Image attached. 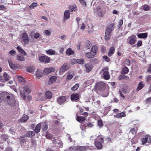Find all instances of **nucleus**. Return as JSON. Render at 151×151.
I'll return each mask as SVG.
<instances>
[{
    "label": "nucleus",
    "mask_w": 151,
    "mask_h": 151,
    "mask_svg": "<svg viewBox=\"0 0 151 151\" xmlns=\"http://www.w3.org/2000/svg\"><path fill=\"white\" fill-rule=\"evenodd\" d=\"M4 99L6 101L8 104L12 106H14L15 105L16 101L14 96L12 94H8L5 92Z\"/></svg>",
    "instance_id": "1"
},
{
    "label": "nucleus",
    "mask_w": 151,
    "mask_h": 151,
    "mask_svg": "<svg viewBox=\"0 0 151 151\" xmlns=\"http://www.w3.org/2000/svg\"><path fill=\"white\" fill-rule=\"evenodd\" d=\"M114 24L113 23L110 24L107 27L104 36V38L107 41L109 40L111 36V33L114 29Z\"/></svg>",
    "instance_id": "2"
},
{
    "label": "nucleus",
    "mask_w": 151,
    "mask_h": 151,
    "mask_svg": "<svg viewBox=\"0 0 151 151\" xmlns=\"http://www.w3.org/2000/svg\"><path fill=\"white\" fill-rule=\"evenodd\" d=\"M141 142L143 145H147L151 144V137L146 134L142 139Z\"/></svg>",
    "instance_id": "3"
},
{
    "label": "nucleus",
    "mask_w": 151,
    "mask_h": 151,
    "mask_svg": "<svg viewBox=\"0 0 151 151\" xmlns=\"http://www.w3.org/2000/svg\"><path fill=\"white\" fill-rule=\"evenodd\" d=\"M105 83L102 82L97 83L95 86V88L97 91H102L105 88Z\"/></svg>",
    "instance_id": "4"
},
{
    "label": "nucleus",
    "mask_w": 151,
    "mask_h": 151,
    "mask_svg": "<svg viewBox=\"0 0 151 151\" xmlns=\"http://www.w3.org/2000/svg\"><path fill=\"white\" fill-rule=\"evenodd\" d=\"M53 143L55 145V146L58 147H61L63 146V143L61 141L58 139H56L55 137L53 138L52 139Z\"/></svg>",
    "instance_id": "5"
},
{
    "label": "nucleus",
    "mask_w": 151,
    "mask_h": 151,
    "mask_svg": "<svg viewBox=\"0 0 151 151\" xmlns=\"http://www.w3.org/2000/svg\"><path fill=\"white\" fill-rule=\"evenodd\" d=\"M108 67H106L102 70L104 71L103 73L104 78L105 80H108L110 79V77L109 72L106 71L108 70Z\"/></svg>",
    "instance_id": "6"
},
{
    "label": "nucleus",
    "mask_w": 151,
    "mask_h": 151,
    "mask_svg": "<svg viewBox=\"0 0 151 151\" xmlns=\"http://www.w3.org/2000/svg\"><path fill=\"white\" fill-rule=\"evenodd\" d=\"M39 60L41 62L48 63L50 62V58L46 55L41 56L39 58Z\"/></svg>",
    "instance_id": "7"
},
{
    "label": "nucleus",
    "mask_w": 151,
    "mask_h": 151,
    "mask_svg": "<svg viewBox=\"0 0 151 151\" xmlns=\"http://www.w3.org/2000/svg\"><path fill=\"white\" fill-rule=\"evenodd\" d=\"M69 66L67 63H65L60 68L59 72L60 73L65 72L69 68Z\"/></svg>",
    "instance_id": "8"
},
{
    "label": "nucleus",
    "mask_w": 151,
    "mask_h": 151,
    "mask_svg": "<svg viewBox=\"0 0 151 151\" xmlns=\"http://www.w3.org/2000/svg\"><path fill=\"white\" fill-rule=\"evenodd\" d=\"M22 38L24 43L25 44H28L29 42V37L27 34L24 32L22 34Z\"/></svg>",
    "instance_id": "9"
},
{
    "label": "nucleus",
    "mask_w": 151,
    "mask_h": 151,
    "mask_svg": "<svg viewBox=\"0 0 151 151\" xmlns=\"http://www.w3.org/2000/svg\"><path fill=\"white\" fill-rule=\"evenodd\" d=\"M3 76L4 79L1 76H0V81L3 82H4L6 81H7L9 80V76L6 73L4 72V73Z\"/></svg>",
    "instance_id": "10"
},
{
    "label": "nucleus",
    "mask_w": 151,
    "mask_h": 151,
    "mask_svg": "<svg viewBox=\"0 0 151 151\" xmlns=\"http://www.w3.org/2000/svg\"><path fill=\"white\" fill-rule=\"evenodd\" d=\"M97 13L100 17H102L104 16L102 12V8L101 6H99L96 8Z\"/></svg>",
    "instance_id": "11"
},
{
    "label": "nucleus",
    "mask_w": 151,
    "mask_h": 151,
    "mask_svg": "<svg viewBox=\"0 0 151 151\" xmlns=\"http://www.w3.org/2000/svg\"><path fill=\"white\" fill-rule=\"evenodd\" d=\"M54 68L52 67L45 68L44 70L43 73L45 74H47L54 71Z\"/></svg>",
    "instance_id": "12"
},
{
    "label": "nucleus",
    "mask_w": 151,
    "mask_h": 151,
    "mask_svg": "<svg viewBox=\"0 0 151 151\" xmlns=\"http://www.w3.org/2000/svg\"><path fill=\"white\" fill-rule=\"evenodd\" d=\"M66 100V97L65 96H62L58 98L57 99L58 103L60 104H63Z\"/></svg>",
    "instance_id": "13"
},
{
    "label": "nucleus",
    "mask_w": 151,
    "mask_h": 151,
    "mask_svg": "<svg viewBox=\"0 0 151 151\" xmlns=\"http://www.w3.org/2000/svg\"><path fill=\"white\" fill-rule=\"evenodd\" d=\"M70 14L69 10H67L65 11L64 14V20L65 21L70 17Z\"/></svg>",
    "instance_id": "14"
},
{
    "label": "nucleus",
    "mask_w": 151,
    "mask_h": 151,
    "mask_svg": "<svg viewBox=\"0 0 151 151\" xmlns=\"http://www.w3.org/2000/svg\"><path fill=\"white\" fill-rule=\"evenodd\" d=\"M88 148L86 146H76V151H85Z\"/></svg>",
    "instance_id": "15"
},
{
    "label": "nucleus",
    "mask_w": 151,
    "mask_h": 151,
    "mask_svg": "<svg viewBox=\"0 0 151 151\" xmlns=\"http://www.w3.org/2000/svg\"><path fill=\"white\" fill-rule=\"evenodd\" d=\"M85 67L86 68V72L88 73L91 71L93 68V66L91 64L88 63L86 64Z\"/></svg>",
    "instance_id": "16"
},
{
    "label": "nucleus",
    "mask_w": 151,
    "mask_h": 151,
    "mask_svg": "<svg viewBox=\"0 0 151 151\" xmlns=\"http://www.w3.org/2000/svg\"><path fill=\"white\" fill-rule=\"evenodd\" d=\"M98 51V47L96 45L93 46L91 49V52L93 53V54L96 55Z\"/></svg>",
    "instance_id": "17"
},
{
    "label": "nucleus",
    "mask_w": 151,
    "mask_h": 151,
    "mask_svg": "<svg viewBox=\"0 0 151 151\" xmlns=\"http://www.w3.org/2000/svg\"><path fill=\"white\" fill-rule=\"evenodd\" d=\"M41 125V123H38L35 129H34V131L36 133H38L40 132Z\"/></svg>",
    "instance_id": "18"
},
{
    "label": "nucleus",
    "mask_w": 151,
    "mask_h": 151,
    "mask_svg": "<svg viewBox=\"0 0 151 151\" xmlns=\"http://www.w3.org/2000/svg\"><path fill=\"white\" fill-rule=\"evenodd\" d=\"M57 77L56 76H51L49 79L48 81V83L49 84L51 85L53 83L55 82Z\"/></svg>",
    "instance_id": "19"
},
{
    "label": "nucleus",
    "mask_w": 151,
    "mask_h": 151,
    "mask_svg": "<svg viewBox=\"0 0 151 151\" xmlns=\"http://www.w3.org/2000/svg\"><path fill=\"white\" fill-rule=\"evenodd\" d=\"M126 114H125V112L123 111L120 113H118L116 115L114 116V117L115 118H121L123 117L126 116Z\"/></svg>",
    "instance_id": "20"
},
{
    "label": "nucleus",
    "mask_w": 151,
    "mask_h": 151,
    "mask_svg": "<svg viewBox=\"0 0 151 151\" xmlns=\"http://www.w3.org/2000/svg\"><path fill=\"white\" fill-rule=\"evenodd\" d=\"M95 145L96 147L99 150L101 149L103 147V146L101 142L97 141L95 142Z\"/></svg>",
    "instance_id": "21"
},
{
    "label": "nucleus",
    "mask_w": 151,
    "mask_h": 151,
    "mask_svg": "<svg viewBox=\"0 0 151 151\" xmlns=\"http://www.w3.org/2000/svg\"><path fill=\"white\" fill-rule=\"evenodd\" d=\"M147 33H144L138 34L137 35V36L139 38L145 39L147 37Z\"/></svg>",
    "instance_id": "22"
},
{
    "label": "nucleus",
    "mask_w": 151,
    "mask_h": 151,
    "mask_svg": "<svg viewBox=\"0 0 151 151\" xmlns=\"http://www.w3.org/2000/svg\"><path fill=\"white\" fill-rule=\"evenodd\" d=\"M115 52V48L114 47H111L109 49V52L108 53V56L109 57L111 56Z\"/></svg>",
    "instance_id": "23"
},
{
    "label": "nucleus",
    "mask_w": 151,
    "mask_h": 151,
    "mask_svg": "<svg viewBox=\"0 0 151 151\" xmlns=\"http://www.w3.org/2000/svg\"><path fill=\"white\" fill-rule=\"evenodd\" d=\"M24 91L27 94L29 93L31 90L29 86H25L23 88Z\"/></svg>",
    "instance_id": "24"
},
{
    "label": "nucleus",
    "mask_w": 151,
    "mask_h": 151,
    "mask_svg": "<svg viewBox=\"0 0 151 151\" xmlns=\"http://www.w3.org/2000/svg\"><path fill=\"white\" fill-rule=\"evenodd\" d=\"M145 86V84L142 81L140 82L138 84V86L136 88V91H137L141 89Z\"/></svg>",
    "instance_id": "25"
},
{
    "label": "nucleus",
    "mask_w": 151,
    "mask_h": 151,
    "mask_svg": "<svg viewBox=\"0 0 151 151\" xmlns=\"http://www.w3.org/2000/svg\"><path fill=\"white\" fill-rule=\"evenodd\" d=\"M76 119L80 123H82V122L86 120V118L82 116H78L76 118Z\"/></svg>",
    "instance_id": "26"
},
{
    "label": "nucleus",
    "mask_w": 151,
    "mask_h": 151,
    "mask_svg": "<svg viewBox=\"0 0 151 151\" xmlns=\"http://www.w3.org/2000/svg\"><path fill=\"white\" fill-rule=\"evenodd\" d=\"M42 129L43 131L45 132L48 129V124L45 122H42Z\"/></svg>",
    "instance_id": "27"
},
{
    "label": "nucleus",
    "mask_w": 151,
    "mask_h": 151,
    "mask_svg": "<svg viewBox=\"0 0 151 151\" xmlns=\"http://www.w3.org/2000/svg\"><path fill=\"white\" fill-rule=\"evenodd\" d=\"M85 55L88 58H94L95 56V55L93 54V53L91 52H87L85 54Z\"/></svg>",
    "instance_id": "28"
},
{
    "label": "nucleus",
    "mask_w": 151,
    "mask_h": 151,
    "mask_svg": "<svg viewBox=\"0 0 151 151\" xmlns=\"http://www.w3.org/2000/svg\"><path fill=\"white\" fill-rule=\"evenodd\" d=\"M129 71V69L128 68L125 66L122 68V70L121 72V73L122 74H127Z\"/></svg>",
    "instance_id": "29"
},
{
    "label": "nucleus",
    "mask_w": 151,
    "mask_h": 151,
    "mask_svg": "<svg viewBox=\"0 0 151 151\" xmlns=\"http://www.w3.org/2000/svg\"><path fill=\"white\" fill-rule=\"evenodd\" d=\"M35 135V132L32 131H29L26 134L25 136L32 137V136H34Z\"/></svg>",
    "instance_id": "30"
},
{
    "label": "nucleus",
    "mask_w": 151,
    "mask_h": 151,
    "mask_svg": "<svg viewBox=\"0 0 151 151\" xmlns=\"http://www.w3.org/2000/svg\"><path fill=\"white\" fill-rule=\"evenodd\" d=\"M17 49L18 50L19 52L21 53L22 54H23L24 55H27L26 52L20 47L18 46L17 47Z\"/></svg>",
    "instance_id": "31"
},
{
    "label": "nucleus",
    "mask_w": 151,
    "mask_h": 151,
    "mask_svg": "<svg viewBox=\"0 0 151 151\" xmlns=\"http://www.w3.org/2000/svg\"><path fill=\"white\" fill-rule=\"evenodd\" d=\"M46 52L48 54L51 55H55V51L54 50L52 49L46 50Z\"/></svg>",
    "instance_id": "32"
},
{
    "label": "nucleus",
    "mask_w": 151,
    "mask_h": 151,
    "mask_svg": "<svg viewBox=\"0 0 151 151\" xmlns=\"http://www.w3.org/2000/svg\"><path fill=\"white\" fill-rule=\"evenodd\" d=\"M45 95L47 99H50L52 97V93L50 91H47L45 93Z\"/></svg>",
    "instance_id": "33"
},
{
    "label": "nucleus",
    "mask_w": 151,
    "mask_h": 151,
    "mask_svg": "<svg viewBox=\"0 0 151 151\" xmlns=\"http://www.w3.org/2000/svg\"><path fill=\"white\" fill-rule=\"evenodd\" d=\"M66 53L67 55L70 56L73 54L74 53V52L71 48H68L67 50Z\"/></svg>",
    "instance_id": "34"
},
{
    "label": "nucleus",
    "mask_w": 151,
    "mask_h": 151,
    "mask_svg": "<svg viewBox=\"0 0 151 151\" xmlns=\"http://www.w3.org/2000/svg\"><path fill=\"white\" fill-rule=\"evenodd\" d=\"M29 117L27 115H26L22 117L20 119V122H26L28 119Z\"/></svg>",
    "instance_id": "35"
},
{
    "label": "nucleus",
    "mask_w": 151,
    "mask_h": 151,
    "mask_svg": "<svg viewBox=\"0 0 151 151\" xmlns=\"http://www.w3.org/2000/svg\"><path fill=\"white\" fill-rule=\"evenodd\" d=\"M42 75L43 73L42 72L38 70H37L36 73V76L37 78L39 79L42 76Z\"/></svg>",
    "instance_id": "36"
},
{
    "label": "nucleus",
    "mask_w": 151,
    "mask_h": 151,
    "mask_svg": "<svg viewBox=\"0 0 151 151\" xmlns=\"http://www.w3.org/2000/svg\"><path fill=\"white\" fill-rule=\"evenodd\" d=\"M135 41L136 40L134 37L133 36H131L130 37L129 43L130 45H133L135 43Z\"/></svg>",
    "instance_id": "37"
},
{
    "label": "nucleus",
    "mask_w": 151,
    "mask_h": 151,
    "mask_svg": "<svg viewBox=\"0 0 151 151\" xmlns=\"http://www.w3.org/2000/svg\"><path fill=\"white\" fill-rule=\"evenodd\" d=\"M16 58L19 61H22L25 60L24 58L22 55H17Z\"/></svg>",
    "instance_id": "38"
},
{
    "label": "nucleus",
    "mask_w": 151,
    "mask_h": 151,
    "mask_svg": "<svg viewBox=\"0 0 151 151\" xmlns=\"http://www.w3.org/2000/svg\"><path fill=\"white\" fill-rule=\"evenodd\" d=\"M85 63V61L83 59H76V63L80 64H83Z\"/></svg>",
    "instance_id": "39"
},
{
    "label": "nucleus",
    "mask_w": 151,
    "mask_h": 151,
    "mask_svg": "<svg viewBox=\"0 0 151 151\" xmlns=\"http://www.w3.org/2000/svg\"><path fill=\"white\" fill-rule=\"evenodd\" d=\"M97 124L98 126L99 127V128H101L104 126L103 122L101 119H99L98 121Z\"/></svg>",
    "instance_id": "40"
},
{
    "label": "nucleus",
    "mask_w": 151,
    "mask_h": 151,
    "mask_svg": "<svg viewBox=\"0 0 151 151\" xmlns=\"http://www.w3.org/2000/svg\"><path fill=\"white\" fill-rule=\"evenodd\" d=\"M35 68L33 66H29L27 69V71L28 72H32L35 70Z\"/></svg>",
    "instance_id": "41"
},
{
    "label": "nucleus",
    "mask_w": 151,
    "mask_h": 151,
    "mask_svg": "<svg viewBox=\"0 0 151 151\" xmlns=\"http://www.w3.org/2000/svg\"><path fill=\"white\" fill-rule=\"evenodd\" d=\"M45 137L47 139H50L52 138V134L48 132V131H47L46 133Z\"/></svg>",
    "instance_id": "42"
},
{
    "label": "nucleus",
    "mask_w": 151,
    "mask_h": 151,
    "mask_svg": "<svg viewBox=\"0 0 151 151\" xmlns=\"http://www.w3.org/2000/svg\"><path fill=\"white\" fill-rule=\"evenodd\" d=\"M37 5V3L34 2L32 3L29 6V8H30V9H33Z\"/></svg>",
    "instance_id": "43"
},
{
    "label": "nucleus",
    "mask_w": 151,
    "mask_h": 151,
    "mask_svg": "<svg viewBox=\"0 0 151 151\" xmlns=\"http://www.w3.org/2000/svg\"><path fill=\"white\" fill-rule=\"evenodd\" d=\"M18 139L19 140L20 142H21L24 143L26 142V139L24 137L20 136Z\"/></svg>",
    "instance_id": "44"
},
{
    "label": "nucleus",
    "mask_w": 151,
    "mask_h": 151,
    "mask_svg": "<svg viewBox=\"0 0 151 151\" xmlns=\"http://www.w3.org/2000/svg\"><path fill=\"white\" fill-rule=\"evenodd\" d=\"M9 64L10 68L12 69H15L17 67L16 65L12 62H9Z\"/></svg>",
    "instance_id": "45"
},
{
    "label": "nucleus",
    "mask_w": 151,
    "mask_h": 151,
    "mask_svg": "<svg viewBox=\"0 0 151 151\" xmlns=\"http://www.w3.org/2000/svg\"><path fill=\"white\" fill-rule=\"evenodd\" d=\"M5 95V92H3L0 93V103L2 101L3 99H4V96Z\"/></svg>",
    "instance_id": "46"
},
{
    "label": "nucleus",
    "mask_w": 151,
    "mask_h": 151,
    "mask_svg": "<svg viewBox=\"0 0 151 151\" xmlns=\"http://www.w3.org/2000/svg\"><path fill=\"white\" fill-rule=\"evenodd\" d=\"M128 78V77L127 76H125L123 75H121L119 76L118 79L119 80H121L124 79H126Z\"/></svg>",
    "instance_id": "47"
},
{
    "label": "nucleus",
    "mask_w": 151,
    "mask_h": 151,
    "mask_svg": "<svg viewBox=\"0 0 151 151\" xmlns=\"http://www.w3.org/2000/svg\"><path fill=\"white\" fill-rule=\"evenodd\" d=\"M90 62L93 64H96L98 63V61L97 59L95 58L91 60Z\"/></svg>",
    "instance_id": "48"
},
{
    "label": "nucleus",
    "mask_w": 151,
    "mask_h": 151,
    "mask_svg": "<svg viewBox=\"0 0 151 151\" xmlns=\"http://www.w3.org/2000/svg\"><path fill=\"white\" fill-rule=\"evenodd\" d=\"M143 9L145 11H148L150 9V7L149 6L147 5L146 4H145L143 6Z\"/></svg>",
    "instance_id": "49"
},
{
    "label": "nucleus",
    "mask_w": 151,
    "mask_h": 151,
    "mask_svg": "<svg viewBox=\"0 0 151 151\" xmlns=\"http://www.w3.org/2000/svg\"><path fill=\"white\" fill-rule=\"evenodd\" d=\"M79 2L82 4V5L84 7L87 6V4L85 1L84 0H79Z\"/></svg>",
    "instance_id": "50"
},
{
    "label": "nucleus",
    "mask_w": 151,
    "mask_h": 151,
    "mask_svg": "<svg viewBox=\"0 0 151 151\" xmlns=\"http://www.w3.org/2000/svg\"><path fill=\"white\" fill-rule=\"evenodd\" d=\"M150 81H151V76L149 75L147 76V79L146 80V82L148 84H149V82Z\"/></svg>",
    "instance_id": "51"
},
{
    "label": "nucleus",
    "mask_w": 151,
    "mask_h": 151,
    "mask_svg": "<svg viewBox=\"0 0 151 151\" xmlns=\"http://www.w3.org/2000/svg\"><path fill=\"white\" fill-rule=\"evenodd\" d=\"M103 59L105 60L106 61L109 62L110 61V60L107 56L104 55L103 57Z\"/></svg>",
    "instance_id": "52"
},
{
    "label": "nucleus",
    "mask_w": 151,
    "mask_h": 151,
    "mask_svg": "<svg viewBox=\"0 0 151 151\" xmlns=\"http://www.w3.org/2000/svg\"><path fill=\"white\" fill-rule=\"evenodd\" d=\"M70 99L72 101H76V94H73L71 95Z\"/></svg>",
    "instance_id": "53"
},
{
    "label": "nucleus",
    "mask_w": 151,
    "mask_h": 151,
    "mask_svg": "<svg viewBox=\"0 0 151 151\" xmlns=\"http://www.w3.org/2000/svg\"><path fill=\"white\" fill-rule=\"evenodd\" d=\"M101 52L103 53H104L106 52V48L104 46H101Z\"/></svg>",
    "instance_id": "54"
},
{
    "label": "nucleus",
    "mask_w": 151,
    "mask_h": 151,
    "mask_svg": "<svg viewBox=\"0 0 151 151\" xmlns=\"http://www.w3.org/2000/svg\"><path fill=\"white\" fill-rule=\"evenodd\" d=\"M69 9L71 12L74 11L76 10L75 7L72 6H69Z\"/></svg>",
    "instance_id": "55"
},
{
    "label": "nucleus",
    "mask_w": 151,
    "mask_h": 151,
    "mask_svg": "<svg viewBox=\"0 0 151 151\" xmlns=\"http://www.w3.org/2000/svg\"><path fill=\"white\" fill-rule=\"evenodd\" d=\"M142 40H139L137 43V47H140L142 45Z\"/></svg>",
    "instance_id": "56"
},
{
    "label": "nucleus",
    "mask_w": 151,
    "mask_h": 151,
    "mask_svg": "<svg viewBox=\"0 0 151 151\" xmlns=\"http://www.w3.org/2000/svg\"><path fill=\"white\" fill-rule=\"evenodd\" d=\"M1 138L4 141H6L7 139L6 136L4 134L2 135L1 137Z\"/></svg>",
    "instance_id": "57"
},
{
    "label": "nucleus",
    "mask_w": 151,
    "mask_h": 151,
    "mask_svg": "<svg viewBox=\"0 0 151 151\" xmlns=\"http://www.w3.org/2000/svg\"><path fill=\"white\" fill-rule=\"evenodd\" d=\"M118 24V27H120L123 24V19L120 20Z\"/></svg>",
    "instance_id": "58"
},
{
    "label": "nucleus",
    "mask_w": 151,
    "mask_h": 151,
    "mask_svg": "<svg viewBox=\"0 0 151 151\" xmlns=\"http://www.w3.org/2000/svg\"><path fill=\"white\" fill-rule=\"evenodd\" d=\"M44 33L47 36H50L51 35V33L48 30H46L44 31Z\"/></svg>",
    "instance_id": "59"
},
{
    "label": "nucleus",
    "mask_w": 151,
    "mask_h": 151,
    "mask_svg": "<svg viewBox=\"0 0 151 151\" xmlns=\"http://www.w3.org/2000/svg\"><path fill=\"white\" fill-rule=\"evenodd\" d=\"M73 77L72 75H68L66 78V80L68 81L71 80Z\"/></svg>",
    "instance_id": "60"
},
{
    "label": "nucleus",
    "mask_w": 151,
    "mask_h": 151,
    "mask_svg": "<svg viewBox=\"0 0 151 151\" xmlns=\"http://www.w3.org/2000/svg\"><path fill=\"white\" fill-rule=\"evenodd\" d=\"M40 36V34L39 33L37 32L34 34V37L35 39H37Z\"/></svg>",
    "instance_id": "61"
},
{
    "label": "nucleus",
    "mask_w": 151,
    "mask_h": 151,
    "mask_svg": "<svg viewBox=\"0 0 151 151\" xmlns=\"http://www.w3.org/2000/svg\"><path fill=\"white\" fill-rule=\"evenodd\" d=\"M68 151H75V148L74 147H70L68 149Z\"/></svg>",
    "instance_id": "62"
},
{
    "label": "nucleus",
    "mask_w": 151,
    "mask_h": 151,
    "mask_svg": "<svg viewBox=\"0 0 151 151\" xmlns=\"http://www.w3.org/2000/svg\"><path fill=\"white\" fill-rule=\"evenodd\" d=\"M86 26L85 24L83 23L81 25V26L80 27V29L82 30H83L85 28Z\"/></svg>",
    "instance_id": "63"
},
{
    "label": "nucleus",
    "mask_w": 151,
    "mask_h": 151,
    "mask_svg": "<svg viewBox=\"0 0 151 151\" xmlns=\"http://www.w3.org/2000/svg\"><path fill=\"white\" fill-rule=\"evenodd\" d=\"M80 127L81 129L83 130L86 129V126L84 124H81Z\"/></svg>",
    "instance_id": "64"
}]
</instances>
